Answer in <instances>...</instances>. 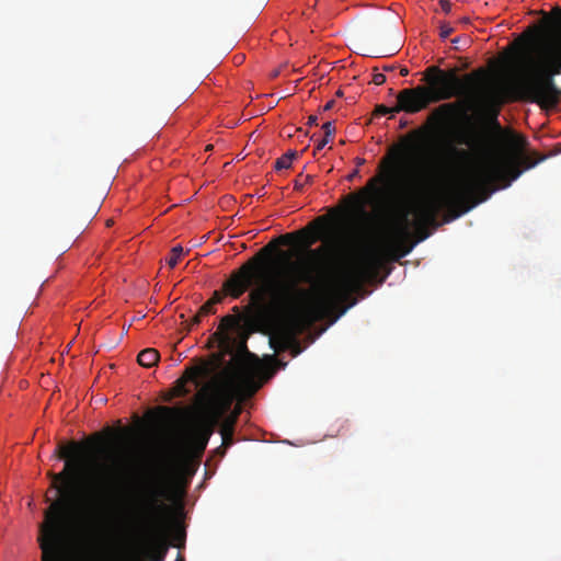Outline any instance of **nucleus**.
Listing matches in <instances>:
<instances>
[{"mask_svg":"<svg viewBox=\"0 0 561 561\" xmlns=\"http://www.w3.org/2000/svg\"><path fill=\"white\" fill-rule=\"evenodd\" d=\"M497 116L499 108H491L488 123L493 133L485 128H469L458 134L457 144L465 145L468 149L448 147V152L460 160L469 161L474 158V164L439 194L430 192L438 174L437 163H427L416 169L407 168L403 163L404 154L411 148V139L419 133L413 131L404 138L403 145H394L389 149L379 162L378 174L366 186L347 195L351 213L367 217L366 206L374 203L382 192L380 185H385L390 193L408 199V205L399 215V234L408 237L412 227L420 242L428 238V228L435 229L439 226L437 217L443 209L451 213L449 219H456L486 201L500 186L507 187L522 174L519 163L529 169L536 162L524 154L515 161L504 151L500 141H504L515 151L524 149L527 141L520 135L504 130Z\"/></svg>","mask_w":561,"mask_h":561,"instance_id":"1","label":"nucleus"},{"mask_svg":"<svg viewBox=\"0 0 561 561\" xmlns=\"http://www.w3.org/2000/svg\"><path fill=\"white\" fill-rule=\"evenodd\" d=\"M272 244L233 271L224 283L226 295L240 298L255 286L249 297L260 318L276 330L293 329L305 319L320 318L358 291L376 270L373 255L343 266L318 260L323 247L310 249L307 257L290 262L277 277L262 285L263 270Z\"/></svg>","mask_w":561,"mask_h":561,"instance_id":"2","label":"nucleus"},{"mask_svg":"<svg viewBox=\"0 0 561 561\" xmlns=\"http://www.w3.org/2000/svg\"><path fill=\"white\" fill-rule=\"evenodd\" d=\"M178 471V461L169 457L141 488L126 492V489L117 488L122 471L102 467L89 484L91 505L83 524L84 536L94 535L105 515L114 507L137 522L156 518L165 507L163 500L169 499Z\"/></svg>","mask_w":561,"mask_h":561,"instance_id":"3","label":"nucleus"},{"mask_svg":"<svg viewBox=\"0 0 561 561\" xmlns=\"http://www.w3.org/2000/svg\"><path fill=\"white\" fill-rule=\"evenodd\" d=\"M58 457L65 459L66 463L62 471L51 473L53 488L61 497L53 501L45 512V522L39 527V548L42 550V561H68L67 539L72 529L70 519V501L66 489L77 476L83 447L77 442L68 445H59Z\"/></svg>","mask_w":561,"mask_h":561,"instance_id":"4","label":"nucleus"},{"mask_svg":"<svg viewBox=\"0 0 561 561\" xmlns=\"http://www.w3.org/2000/svg\"><path fill=\"white\" fill-rule=\"evenodd\" d=\"M561 24V8L554 10ZM523 81L526 99L543 110H556L561 98V44L545 47L540 58H530Z\"/></svg>","mask_w":561,"mask_h":561,"instance_id":"5","label":"nucleus"},{"mask_svg":"<svg viewBox=\"0 0 561 561\" xmlns=\"http://www.w3.org/2000/svg\"><path fill=\"white\" fill-rule=\"evenodd\" d=\"M239 351L253 360L233 357L237 366L227 370L226 388L218 393L215 400L217 415L228 412L236 398L251 397L262 386V382L257 380L262 370L261 364L257 357L249 353L244 339L239 343Z\"/></svg>","mask_w":561,"mask_h":561,"instance_id":"6","label":"nucleus"},{"mask_svg":"<svg viewBox=\"0 0 561 561\" xmlns=\"http://www.w3.org/2000/svg\"><path fill=\"white\" fill-rule=\"evenodd\" d=\"M480 72L458 75L457 68L448 70L438 66H430L423 72L425 90L434 103L447 101L453 98H462L473 101L477 95L478 77Z\"/></svg>","mask_w":561,"mask_h":561,"instance_id":"7","label":"nucleus"},{"mask_svg":"<svg viewBox=\"0 0 561 561\" xmlns=\"http://www.w3.org/2000/svg\"><path fill=\"white\" fill-rule=\"evenodd\" d=\"M434 103L425 90L424 85L403 89L397 95L396 112H405L409 114L419 113Z\"/></svg>","mask_w":561,"mask_h":561,"instance_id":"8","label":"nucleus"},{"mask_svg":"<svg viewBox=\"0 0 561 561\" xmlns=\"http://www.w3.org/2000/svg\"><path fill=\"white\" fill-rule=\"evenodd\" d=\"M232 311L234 314H227L221 318L218 329L214 334L221 346L227 351H229L231 344L234 342L231 333L238 331L242 322L247 321V316L240 311L238 306H234Z\"/></svg>","mask_w":561,"mask_h":561,"instance_id":"9","label":"nucleus"},{"mask_svg":"<svg viewBox=\"0 0 561 561\" xmlns=\"http://www.w3.org/2000/svg\"><path fill=\"white\" fill-rule=\"evenodd\" d=\"M214 371L211 363L201 360L197 365L186 367L182 377L178 380L180 394L184 396L188 391L184 388L187 381L199 386L205 379L209 378Z\"/></svg>","mask_w":561,"mask_h":561,"instance_id":"10","label":"nucleus"},{"mask_svg":"<svg viewBox=\"0 0 561 561\" xmlns=\"http://www.w3.org/2000/svg\"><path fill=\"white\" fill-rule=\"evenodd\" d=\"M169 549L167 539L162 535L152 536L142 549L147 561H163Z\"/></svg>","mask_w":561,"mask_h":561,"instance_id":"11","label":"nucleus"},{"mask_svg":"<svg viewBox=\"0 0 561 561\" xmlns=\"http://www.w3.org/2000/svg\"><path fill=\"white\" fill-rule=\"evenodd\" d=\"M460 112V102H449L439 105L432 114V118L445 123L454 118Z\"/></svg>","mask_w":561,"mask_h":561,"instance_id":"12","label":"nucleus"},{"mask_svg":"<svg viewBox=\"0 0 561 561\" xmlns=\"http://www.w3.org/2000/svg\"><path fill=\"white\" fill-rule=\"evenodd\" d=\"M159 352L154 348L142 350L137 357V362L140 366L150 368L159 362Z\"/></svg>","mask_w":561,"mask_h":561,"instance_id":"13","label":"nucleus"},{"mask_svg":"<svg viewBox=\"0 0 561 561\" xmlns=\"http://www.w3.org/2000/svg\"><path fill=\"white\" fill-rule=\"evenodd\" d=\"M322 129L324 131L323 138L317 144L316 150L323 149L327 144L331 140L332 136L335 134V126L333 122H327L322 125Z\"/></svg>","mask_w":561,"mask_h":561,"instance_id":"14","label":"nucleus"},{"mask_svg":"<svg viewBox=\"0 0 561 561\" xmlns=\"http://www.w3.org/2000/svg\"><path fill=\"white\" fill-rule=\"evenodd\" d=\"M296 157H297V152L289 150L288 152H286L285 154H283L280 158H278L275 161V165H274L275 170L279 171L283 169L290 168L291 162Z\"/></svg>","mask_w":561,"mask_h":561,"instance_id":"15","label":"nucleus"},{"mask_svg":"<svg viewBox=\"0 0 561 561\" xmlns=\"http://www.w3.org/2000/svg\"><path fill=\"white\" fill-rule=\"evenodd\" d=\"M188 251H186L187 253ZM185 254L181 245H175L171 249L169 256L165 259L167 264L170 268H174L181 257Z\"/></svg>","mask_w":561,"mask_h":561,"instance_id":"16","label":"nucleus"},{"mask_svg":"<svg viewBox=\"0 0 561 561\" xmlns=\"http://www.w3.org/2000/svg\"><path fill=\"white\" fill-rule=\"evenodd\" d=\"M237 420L238 414L228 415L220 426V433L233 434Z\"/></svg>","mask_w":561,"mask_h":561,"instance_id":"17","label":"nucleus"},{"mask_svg":"<svg viewBox=\"0 0 561 561\" xmlns=\"http://www.w3.org/2000/svg\"><path fill=\"white\" fill-rule=\"evenodd\" d=\"M210 313H215V306L208 300L199 308L197 314L194 317V323H199L203 317Z\"/></svg>","mask_w":561,"mask_h":561,"instance_id":"18","label":"nucleus"},{"mask_svg":"<svg viewBox=\"0 0 561 561\" xmlns=\"http://www.w3.org/2000/svg\"><path fill=\"white\" fill-rule=\"evenodd\" d=\"M312 180V176L311 175H304L302 173H300L297 179L295 180V183H294V188L297 190V191H301L304 185L306 183H309L311 182Z\"/></svg>","mask_w":561,"mask_h":561,"instance_id":"19","label":"nucleus"},{"mask_svg":"<svg viewBox=\"0 0 561 561\" xmlns=\"http://www.w3.org/2000/svg\"><path fill=\"white\" fill-rule=\"evenodd\" d=\"M392 114V113H397L394 111V107H388L383 104H379L376 106L375 111H374V115L375 116H383V115H387V114Z\"/></svg>","mask_w":561,"mask_h":561,"instance_id":"20","label":"nucleus"},{"mask_svg":"<svg viewBox=\"0 0 561 561\" xmlns=\"http://www.w3.org/2000/svg\"><path fill=\"white\" fill-rule=\"evenodd\" d=\"M454 32V27H451L447 23H442L439 26V36L442 39H446Z\"/></svg>","mask_w":561,"mask_h":561,"instance_id":"21","label":"nucleus"},{"mask_svg":"<svg viewBox=\"0 0 561 561\" xmlns=\"http://www.w3.org/2000/svg\"><path fill=\"white\" fill-rule=\"evenodd\" d=\"M222 438V447L228 448L233 444V434L220 433Z\"/></svg>","mask_w":561,"mask_h":561,"instance_id":"22","label":"nucleus"},{"mask_svg":"<svg viewBox=\"0 0 561 561\" xmlns=\"http://www.w3.org/2000/svg\"><path fill=\"white\" fill-rule=\"evenodd\" d=\"M386 82V76L383 73H375L373 77V83L376 85H381Z\"/></svg>","mask_w":561,"mask_h":561,"instance_id":"23","label":"nucleus"},{"mask_svg":"<svg viewBox=\"0 0 561 561\" xmlns=\"http://www.w3.org/2000/svg\"><path fill=\"white\" fill-rule=\"evenodd\" d=\"M440 8L445 13H450L451 11V2L449 0H440Z\"/></svg>","mask_w":561,"mask_h":561,"instance_id":"24","label":"nucleus"},{"mask_svg":"<svg viewBox=\"0 0 561 561\" xmlns=\"http://www.w3.org/2000/svg\"><path fill=\"white\" fill-rule=\"evenodd\" d=\"M224 296L219 291H215L209 301L216 306L217 304L222 301Z\"/></svg>","mask_w":561,"mask_h":561,"instance_id":"25","label":"nucleus"},{"mask_svg":"<svg viewBox=\"0 0 561 561\" xmlns=\"http://www.w3.org/2000/svg\"><path fill=\"white\" fill-rule=\"evenodd\" d=\"M308 125L309 126L318 125V117L316 115H310L308 117Z\"/></svg>","mask_w":561,"mask_h":561,"instance_id":"26","label":"nucleus"},{"mask_svg":"<svg viewBox=\"0 0 561 561\" xmlns=\"http://www.w3.org/2000/svg\"><path fill=\"white\" fill-rule=\"evenodd\" d=\"M334 104H335L334 100L329 101V102L323 106V111H324V112H327V111L332 110V108H333V106H334Z\"/></svg>","mask_w":561,"mask_h":561,"instance_id":"27","label":"nucleus"},{"mask_svg":"<svg viewBox=\"0 0 561 561\" xmlns=\"http://www.w3.org/2000/svg\"><path fill=\"white\" fill-rule=\"evenodd\" d=\"M207 442H208V436H206L202 442H201V445H199V449L203 451L207 445Z\"/></svg>","mask_w":561,"mask_h":561,"instance_id":"28","label":"nucleus"},{"mask_svg":"<svg viewBox=\"0 0 561 561\" xmlns=\"http://www.w3.org/2000/svg\"><path fill=\"white\" fill-rule=\"evenodd\" d=\"M290 238H293V234H291V233H286V234H283V236L280 237V239H282V241H283L284 243H286V242H287V240H288V239H290Z\"/></svg>","mask_w":561,"mask_h":561,"instance_id":"29","label":"nucleus"},{"mask_svg":"<svg viewBox=\"0 0 561 561\" xmlns=\"http://www.w3.org/2000/svg\"><path fill=\"white\" fill-rule=\"evenodd\" d=\"M400 75H401L402 77L408 76V75H409V69H408L407 67H402V68L400 69Z\"/></svg>","mask_w":561,"mask_h":561,"instance_id":"30","label":"nucleus"},{"mask_svg":"<svg viewBox=\"0 0 561 561\" xmlns=\"http://www.w3.org/2000/svg\"><path fill=\"white\" fill-rule=\"evenodd\" d=\"M411 249H412V245L409 247L408 249H405L404 251L400 252L398 257H402V256L407 255L411 251Z\"/></svg>","mask_w":561,"mask_h":561,"instance_id":"31","label":"nucleus"},{"mask_svg":"<svg viewBox=\"0 0 561 561\" xmlns=\"http://www.w3.org/2000/svg\"><path fill=\"white\" fill-rule=\"evenodd\" d=\"M459 42H460V38H459V37H455L454 39H451V43H453L454 45L459 44Z\"/></svg>","mask_w":561,"mask_h":561,"instance_id":"32","label":"nucleus"},{"mask_svg":"<svg viewBox=\"0 0 561 561\" xmlns=\"http://www.w3.org/2000/svg\"><path fill=\"white\" fill-rule=\"evenodd\" d=\"M240 411H241V408L238 407V408L234 409V411L231 414H238L239 415Z\"/></svg>","mask_w":561,"mask_h":561,"instance_id":"33","label":"nucleus"},{"mask_svg":"<svg viewBox=\"0 0 561 561\" xmlns=\"http://www.w3.org/2000/svg\"><path fill=\"white\" fill-rule=\"evenodd\" d=\"M335 95H336L337 98H342V96H343V91H342V90H337V91H336V93H335Z\"/></svg>","mask_w":561,"mask_h":561,"instance_id":"34","label":"nucleus"},{"mask_svg":"<svg viewBox=\"0 0 561 561\" xmlns=\"http://www.w3.org/2000/svg\"><path fill=\"white\" fill-rule=\"evenodd\" d=\"M357 173H358V171H357V170H355V171L351 174V176H350V178L352 179V178H353V176H355Z\"/></svg>","mask_w":561,"mask_h":561,"instance_id":"35","label":"nucleus"},{"mask_svg":"<svg viewBox=\"0 0 561 561\" xmlns=\"http://www.w3.org/2000/svg\"><path fill=\"white\" fill-rule=\"evenodd\" d=\"M364 162H365L364 159H358V161H357L358 164H363Z\"/></svg>","mask_w":561,"mask_h":561,"instance_id":"36","label":"nucleus"},{"mask_svg":"<svg viewBox=\"0 0 561 561\" xmlns=\"http://www.w3.org/2000/svg\"><path fill=\"white\" fill-rule=\"evenodd\" d=\"M175 561H184V559L182 557H178Z\"/></svg>","mask_w":561,"mask_h":561,"instance_id":"37","label":"nucleus"},{"mask_svg":"<svg viewBox=\"0 0 561 561\" xmlns=\"http://www.w3.org/2000/svg\"><path fill=\"white\" fill-rule=\"evenodd\" d=\"M211 148H213V146H211V145H208L206 149H207V150H211Z\"/></svg>","mask_w":561,"mask_h":561,"instance_id":"38","label":"nucleus"}]
</instances>
